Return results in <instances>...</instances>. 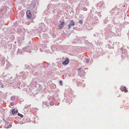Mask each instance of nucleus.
<instances>
[{"label":"nucleus","instance_id":"nucleus-1","mask_svg":"<svg viewBox=\"0 0 129 129\" xmlns=\"http://www.w3.org/2000/svg\"><path fill=\"white\" fill-rule=\"evenodd\" d=\"M74 22L72 20H70L69 21V24L68 25V28L69 29L71 27L75 25Z\"/></svg>","mask_w":129,"mask_h":129},{"label":"nucleus","instance_id":"nucleus-2","mask_svg":"<svg viewBox=\"0 0 129 129\" xmlns=\"http://www.w3.org/2000/svg\"><path fill=\"white\" fill-rule=\"evenodd\" d=\"M64 23L63 22H60V23L58 24V27L60 29H61L63 26Z\"/></svg>","mask_w":129,"mask_h":129},{"label":"nucleus","instance_id":"nucleus-3","mask_svg":"<svg viewBox=\"0 0 129 129\" xmlns=\"http://www.w3.org/2000/svg\"><path fill=\"white\" fill-rule=\"evenodd\" d=\"M11 126L12 125L10 123L7 122H5V128H8L10 127H11Z\"/></svg>","mask_w":129,"mask_h":129},{"label":"nucleus","instance_id":"nucleus-4","mask_svg":"<svg viewBox=\"0 0 129 129\" xmlns=\"http://www.w3.org/2000/svg\"><path fill=\"white\" fill-rule=\"evenodd\" d=\"M26 15L28 18L30 19L31 18V15L30 11L28 10L27 11Z\"/></svg>","mask_w":129,"mask_h":129},{"label":"nucleus","instance_id":"nucleus-5","mask_svg":"<svg viewBox=\"0 0 129 129\" xmlns=\"http://www.w3.org/2000/svg\"><path fill=\"white\" fill-rule=\"evenodd\" d=\"M69 62V59H67L64 61L62 63L64 65L67 64Z\"/></svg>","mask_w":129,"mask_h":129},{"label":"nucleus","instance_id":"nucleus-6","mask_svg":"<svg viewBox=\"0 0 129 129\" xmlns=\"http://www.w3.org/2000/svg\"><path fill=\"white\" fill-rule=\"evenodd\" d=\"M121 90L124 91L125 92H127V90H126V87H125L122 86L121 88Z\"/></svg>","mask_w":129,"mask_h":129},{"label":"nucleus","instance_id":"nucleus-7","mask_svg":"<svg viewBox=\"0 0 129 129\" xmlns=\"http://www.w3.org/2000/svg\"><path fill=\"white\" fill-rule=\"evenodd\" d=\"M18 112V111L14 109H13L12 110V113L13 115L16 114Z\"/></svg>","mask_w":129,"mask_h":129},{"label":"nucleus","instance_id":"nucleus-8","mask_svg":"<svg viewBox=\"0 0 129 129\" xmlns=\"http://www.w3.org/2000/svg\"><path fill=\"white\" fill-rule=\"evenodd\" d=\"M15 96H12L11 97V99L12 101H13L15 99Z\"/></svg>","mask_w":129,"mask_h":129},{"label":"nucleus","instance_id":"nucleus-9","mask_svg":"<svg viewBox=\"0 0 129 129\" xmlns=\"http://www.w3.org/2000/svg\"><path fill=\"white\" fill-rule=\"evenodd\" d=\"M18 116H20V117H23V115H22V114H21L19 113H18Z\"/></svg>","mask_w":129,"mask_h":129},{"label":"nucleus","instance_id":"nucleus-10","mask_svg":"<svg viewBox=\"0 0 129 129\" xmlns=\"http://www.w3.org/2000/svg\"><path fill=\"white\" fill-rule=\"evenodd\" d=\"M85 60H86V61L87 62H88L89 61V59L87 58H85Z\"/></svg>","mask_w":129,"mask_h":129},{"label":"nucleus","instance_id":"nucleus-11","mask_svg":"<svg viewBox=\"0 0 129 129\" xmlns=\"http://www.w3.org/2000/svg\"><path fill=\"white\" fill-rule=\"evenodd\" d=\"M81 68H80L78 69V70H79V71L78 72V74L79 75H80V70H81Z\"/></svg>","mask_w":129,"mask_h":129},{"label":"nucleus","instance_id":"nucleus-12","mask_svg":"<svg viewBox=\"0 0 129 129\" xmlns=\"http://www.w3.org/2000/svg\"><path fill=\"white\" fill-rule=\"evenodd\" d=\"M79 23H80L81 24H82L83 23L82 21L81 20H80L79 21Z\"/></svg>","mask_w":129,"mask_h":129},{"label":"nucleus","instance_id":"nucleus-13","mask_svg":"<svg viewBox=\"0 0 129 129\" xmlns=\"http://www.w3.org/2000/svg\"><path fill=\"white\" fill-rule=\"evenodd\" d=\"M14 105L13 103H11L10 104V105L11 106H13Z\"/></svg>","mask_w":129,"mask_h":129},{"label":"nucleus","instance_id":"nucleus-14","mask_svg":"<svg viewBox=\"0 0 129 129\" xmlns=\"http://www.w3.org/2000/svg\"><path fill=\"white\" fill-rule=\"evenodd\" d=\"M62 81H60L59 82V84L61 85H62Z\"/></svg>","mask_w":129,"mask_h":129},{"label":"nucleus","instance_id":"nucleus-15","mask_svg":"<svg viewBox=\"0 0 129 129\" xmlns=\"http://www.w3.org/2000/svg\"><path fill=\"white\" fill-rule=\"evenodd\" d=\"M3 85L2 83H0V87H3Z\"/></svg>","mask_w":129,"mask_h":129},{"label":"nucleus","instance_id":"nucleus-16","mask_svg":"<svg viewBox=\"0 0 129 129\" xmlns=\"http://www.w3.org/2000/svg\"><path fill=\"white\" fill-rule=\"evenodd\" d=\"M84 10H86V8H84Z\"/></svg>","mask_w":129,"mask_h":129},{"label":"nucleus","instance_id":"nucleus-17","mask_svg":"<svg viewBox=\"0 0 129 129\" xmlns=\"http://www.w3.org/2000/svg\"><path fill=\"white\" fill-rule=\"evenodd\" d=\"M82 72H83V73H84V71H82Z\"/></svg>","mask_w":129,"mask_h":129},{"label":"nucleus","instance_id":"nucleus-18","mask_svg":"<svg viewBox=\"0 0 129 129\" xmlns=\"http://www.w3.org/2000/svg\"><path fill=\"white\" fill-rule=\"evenodd\" d=\"M15 43H16V42H15Z\"/></svg>","mask_w":129,"mask_h":129}]
</instances>
